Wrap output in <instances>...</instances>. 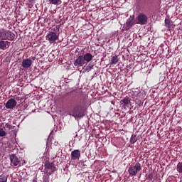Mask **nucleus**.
<instances>
[{
    "label": "nucleus",
    "mask_w": 182,
    "mask_h": 182,
    "mask_svg": "<svg viewBox=\"0 0 182 182\" xmlns=\"http://www.w3.org/2000/svg\"><path fill=\"white\" fill-rule=\"evenodd\" d=\"M15 39V33L9 30L0 31V49L5 50L10 46L11 42L5 41H14Z\"/></svg>",
    "instance_id": "nucleus-1"
},
{
    "label": "nucleus",
    "mask_w": 182,
    "mask_h": 182,
    "mask_svg": "<svg viewBox=\"0 0 182 182\" xmlns=\"http://www.w3.org/2000/svg\"><path fill=\"white\" fill-rule=\"evenodd\" d=\"M93 60V55L90 53H86L83 55H79L77 58L75 60L74 65L75 66H83L85 62L89 63Z\"/></svg>",
    "instance_id": "nucleus-2"
},
{
    "label": "nucleus",
    "mask_w": 182,
    "mask_h": 182,
    "mask_svg": "<svg viewBox=\"0 0 182 182\" xmlns=\"http://www.w3.org/2000/svg\"><path fill=\"white\" fill-rule=\"evenodd\" d=\"M70 116H73L75 119H80L85 116V111H83V107L82 105L77 104L73 107V110L69 113Z\"/></svg>",
    "instance_id": "nucleus-3"
},
{
    "label": "nucleus",
    "mask_w": 182,
    "mask_h": 182,
    "mask_svg": "<svg viewBox=\"0 0 182 182\" xmlns=\"http://www.w3.org/2000/svg\"><path fill=\"white\" fill-rule=\"evenodd\" d=\"M9 159H10L11 166H14V167H16V166L22 167V166L26 164V161H25V159L19 160V158H18V156H16L15 154H11L9 156Z\"/></svg>",
    "instance_id": "nucleus-4"
},
{
    "label": "nucleus",
    "mask_w": 182,
    "mask_h": 182,
    "mask_svg": "<svg viewBox=\"0 0 182 182\" xmlns=\"http://www.w3.org/2000/svg\"><path fill=\"white\" fill-rule=\"evenodd\" d=\"M141 170V164L139 162L136 163L134 166H130L128 169V173L131 177H134Z\"/></svg>",
    "instance_id": "nucleus-5"
},
{
    "label": "nucleus",
    "mask_w": 182,
    "mask_h": 182,
    "mask_svg": "<svg viewBox=\"0 0 182 182\" xmlns=\"http://www.w3.org/2000/svg\"><path fill=\"white\" fill-rule=\"evenodd\" d=\"M44 170L48 176H50L56 171V166H55L53 162H46L44 164Z\"/></svg>",
    "instance_id": "nucleus-6"
},
{
    "label": "nucleus",
    "mask_w": 182,
    "mask_h": 182,
    "mask_svg": "<svg viewBox=\"0 0 182 182\" xmlns=\"http://www.w3.org/2000/svg\"><path fill=\"white\" fill-rule=\"evenodd\" d=\"M148 20L149 18L147 17V15L143 13H139L136 17V23H138V25H147Z\"/></svg>",
    "instance_id": "nucleus-7"
},
{
    "label": "nucleus",
    "mask_w": 182,
    "mask_h": 182,
    "mask_svg": "<svg viewBox=\"0 0 182 182\" xmlns=\"http://www.w3.org/2000/svg\"><path fill=\"white\" fill-rule=\"evenodd\" d=\"M46 39L50 43H55V42L59 39V34H57L53 31H50L46 36Z\"/></svg>",
    "instance_id": "nucleus-8"
},
{
    "label": "nucleus",
    "mask_w": 182,
    "mask_h": 182,
    "mask_svg": "<svg viewBox=\"0 0 182 182\" xmlns=\"http://www.w3.org/2000/svg\"><path fill=\"white\" fill-rule=\"evenodd\" d=\"M36 59V57H30L28 58H26L23 60L21 66L25 69H28L32 66V63H33V60Z\"/></svg>",
    "instance_id": "nucleus-9"
},
{
    "label": "nucleus",
    "mask_w": 182,
    "mask_h": 182,
    "mask_svg": "<svg viewBox=\"0 0 182 182\" xmlns=\"http://www.w3.org/2000/svg\"><path fill=\"white\" fill-rule=\"evenodd\" d=\"M16 105H17L16 100H15V99H14V98H11L6 103V109H15V107H16Z\"/></svg>",
    "instance_id": "nucleus-10"
},
{
    "label": "nucleus",
    "mask_w": 182,
    "mask_h": 182,
    "mask_svg": "<svg viewBox=\"0 0 182 182\" xmlns=\"http://www.w3.org/2000/svg\"><path fill=\"white\" fill-rule=\"evenodd\" d=\"M72 160H79L80 159V150L75 149L71 152Z\"/></svg>",
    "instance_id": "nucleus-11"
},
{
    "label": "nucleus",
    "mask_w": 182,
    "mask_h": 182,
    "mask_svg": "<svg viewBox=\"0 0 182 182\" xmlns=\"http://www.w3.org/2000/svg\"><path fill=\"white\" fill-rule=\"evenodd\" d=\"M165 26L167 28L168 31L174 29V24H173V21L168 18L165 19Z\"/></svg>",
    "instance_id": "nucleus-12"
},
{
    "label": "nucleus",
    "mask_w": 182,
    "mask_h": 182,
    "mask_svg": "<svg viewBox=\"0 0 182 182\" xmlns=\"http://www.w3.org/2000/svg\"><path fill=\"white\" fill-rule=\"evenodd\" d=\"M119 63V58L117 55L112 56L109 65H117Z\"/></svg>",
    "instance_id": "nucleus-13"
},
{
    "label": "nucleus",
    "mask_w": 182,
    "mask_h": 182,
    "mask_svg": "<svg viewBox=\"0 0 182 182\" xmlns=\"http://www.w3.org/2000/svg\"><path fill=\"white\" fill-rule=\"evenodd\" d=\"M50 5H60L62 0H48Z\"/></svg>",
    "instance_id": "nucleus-14"
},
{
    "label": "nucleus",
    "mask_w": 182,
    "mask_h": 182,
    "mask_svg": "<svg viewBox=\"0 0 182 182\" xmlns=\"http://www.w3.org/2000/svg\"><path fill=\"white\" fill-rule=\"evenodd\" d=\"M176 171H178V173H179L180 174H182V161L179 162L177 166H176Z\"/></svg>",
    "instance_id": "nucleus-15"
},
{
    "label": "nucleus",
    "mask_w": 182,
    "mask_h": 182,
    "mask_svg": "<svg viewBox=\"0 0 182 182\" xmlns=\"http://www.w3.org/2000/svg\"><path fill=\"white\" fill-rule=\"evenodd\" d=\"M121 102L124 103V106H126L130 103V99L129 97H125L123 100H121Z\"/></svg>",
    "instance_id": "nucleus-16"
},
{
    "label": "nucleus",
    "mask_w": 182,
    "mask_h": 182,
    "mask_svg": "<svg viewBox=\"0 0 182 182\" xmlns=\"http://www.w3.org/2000/svg\"><path fill=\"white\" fill-rule=\"evenodd\" d=\"M137 141V138H136V135H132L130 138V143L131 144H134Z\"/></svg>",
    "instance_id": "nucleus-17"
},
{
    "label": "nucleus",
    "mask_w": 182,
    "mask_h": 182,
    "mask_svg": "<svg viewBox=\"0 0 182 182\" xmlns=\"http://www.w3.org/2000/svg\"><path fill=\"white\" fill-rule=\"evenodd\" d=\"M133 20L129 18V20L127 21L126 25L128 28H132V26H133Z\"/></svg>",
    "instance_id": "nucleus-18"
},
{
    "label": "nucleus",
    "mask_w": 182,
    "mask_h": 182,
    "mask_svg": "<svg viewBox=\"0 0 182 182\" xmlns=\"http://www.w3.org/2000/svg\"><path fill=\"white\" fill-rule=\"evenodd\" d=\"M93 66H95L92 64H88L87 66L85 68L86 72H90V70H92V69H93Z\"/></svg>",
    "instance_id": "nucleus-19"
},
{
    "label": "nucleus",
    "mask_w": 182,
    "mask_h": 182,
    "mask_svg": "<svg viewBox=\"0 0 182 182\" xmlns=\"http://www.w3.org/2000/svg\"><path fill=\"white\" fill-rule=\"evenodd\" d=\"M8 178L5 175H0V182H6Z\"/></svg>",
    "instance_id": "nucleus-20"
},
{
    "label": "nucleus",
    "mask_w": 182,
    "mask_h": 182,
    "mask_svg": "<svg viewBox=\"0 0 182 182\" xmlns=\"http://www.w3.org/2000/svg\"><path fill=\"white\" fill-rule=\"evenodd\" d=\"M4 136H6V132L4 131V129H0V137H4Z\"/></svg>",
    "instance_id": "nucleus-21"
},
{
    "label": "nucleus",
    "mask_w": 182,
    "mask_h": 182,
    "mask_svg": "<svg viewBox=\"0 0 182 182\" xmlns=\"http://www.w3.org/2000/svg\"><path fill=\"white\" fill-rule=\"evenodd\" d=\"M43 182H49V175L47 174L43 177Z\"/></svg>",
    "instance_id": "nucleus-22"
},
{
    "label": "nucleus",
    "mask_w": 182,
    "mask_h": 182,
    "mask_svg": "<svg viewBox=\"0 0 182 182\" xmlns=\"http://www.w3.org/2000/svg\"><path fill=\"white\" fill-rule=\"evenodd\" d=\"M146 178L149 181H151V180H153V174L151 173H149V174H146Z\"/></svg>",
    "instance_id": "nucleus-23"
},
{
    "label": "nucleus",
    "mask_w": 182,
    "mask_h": 182,
    "mask_svg": "<svg viewBox=\"0 0 182 182\" xmlns=\"http://www.w3.org/2000/svg\"><path fill=\"white\" fill-rule=\"evenodd\" d=\"M21 99H22L21 97H16V100H21Z\"/></svg>",
    "instance_id": "nucleus-24"
}]
</instances>
